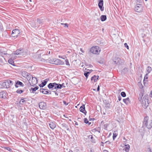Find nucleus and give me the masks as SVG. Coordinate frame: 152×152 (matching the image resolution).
<instances>
[{
  "mask_svg": "<svg viewBox=\"0 0 152 152\" xmlns=\"http://www.w3.org/2000/svg\"><path fill=\"white\" fill-rule=\"evenodd\" d=\"M18 85L21 87H23L24 86V85L22 82L19 81H16L15 84V87L16 88H18Z\"/></svg>",
  "mask_w": 152,
  "mask_h": 152,
  "instance_id": "dca6fc26",
  "label": "nucleus"
},
{
  "mask_svg": "<svg viewBox=\"0 0 152 152\" xmlns=\"http://www.w3.org/2000/svg\"><path fill=\"white\" fill-rule=\"evenodd\" d=\"M55 83H50L48 84V87L49 89H51L53 88H55V85H56V84H55Z\"/></svg>",
  "mask_w": 152,
  "mask_h": 152,
  "instance_id": "6ab92c4d",
  "label": "nucleus"
},
{
  "mask_svg": "<svg viewBox=\"0 0 152 152\" xmlns=\"http://www.w3.org/2000/svg\"><path fill=\"white\" fill-rule=\"evenodd\" d=\"M124 46L127 48V49H129V46L126 43H125L124 44Z\"/></svg>",
  "mask_w": 152,
  "mask_h": 152,
  "instance_id": "ea45409f",
  "label": "nucleus"
},
{
  "mask_svg": "<svg viewBox=\"0 0 152 152\" xmlns=\"http://www.w3.org/2000/svg\"><path fill=\"white\" fill-rule=\"evenodd\" d=\"M6 148L7 150L10 151V152H11L12 150L9 147H6Z\"/></svg>",
  "mask_w": 152,
  "mask_h": 152,
  "instance_id": "37998d69",
  "label": "nucleus"
},
{
  "mask_svg": "<svg viewBox=\"0 0 152 152\" xmlns=\"http://www.w3.org/2000/svg\"><path fill=\"white\" fill-rule=\"evenodd\" d=\"M24 77L26 76V78L29 81L31 80V79H32L33 77L29 73H27L26 76H23Z\"/></svg>",
  "mask_w": 152,
  "mask_h": 152,
  "instance_id": "aec40b11",
  "label": "nucleus"
},
{
  "mask_svg": "<svg viewBox=\"0 0 152 152\" xmlns=\"http://www.w3.org/2000/svg\"><path fill=\"white\" fill-rule=\"evenodd\" d=\"M30 84L32 86H34V85H36L37 83V80L35 77H32L31 79V82H29Z\"/></svg>",
  "mask_w": 152,
  "mask_h": 152,
  "instance_id": "1a4fd4ad",
  "label": "nucleus"
},
{
  "mask_svg": "<svg viewBox=\"0 0 152 152\" xmlns=\"http://www.w3.org/2000/svg\"><path fill=\"white\" fill-rule=\"evenodd\" d=\"M31 26L34 28L37 27L39 26V25L37 24L36 23H31Z\"/></svg>",
  "mask_w": 152,
  "mask_h": 152,
  "instance_id": "c85d7f7f",
  "label": "nucleus"
},
{
  "mask_svg": "<svg viewBox=\"0 0 152 152\" xmlns=\"http://www.w3.org/2000/svg\"><path fill=\"white\" fill-rule=\"evenodd\" d=\"M90 51L93 54H98L99 53L100 50L98 47L96 46L92 47L90 50Z\"/></svg>",
  "mask_w": 152,
  "mask_h": 152,
  "instance_id": "20e7f679",
  "label": "nucleus"
},
{
  "mask_svg": "<svg viewBox=\"0 0 152 152\" xmlns=\"http://www.w3.org/2000/svg\"><path fill=\"white\" fill-rule=\"evenodd\" d=\"M39 88V87L38 86H36L35 88H31V89H30V90L31 91V90L32 91V93H34V91H35L36 90H37Z\"/></svg>",
  "mask_w": 152,
  "mask_h": 152,
  "instance_id": "c756f323",
  "label": "nucleus"
},
{
  "mask_svg": "<svg viewBox=\"0 0 152 152\" xmlns=\"http://www.w3.org/2000/svg\"><path fill=\"white\" fill-rule=\"evenodd\" d=\"M50 51H49L48 53V54H50Z\"/></svg>",
  "mask_w": 152,
  "mask_h": 152,
  "instance_id": "774afa93",
  "label": "nucleus"
},
{
  "mask_svg": "<svg viewBox=\"0 0 152 152\" xmlns=\"http://www.w3.org/2000/svg\"><path fill=\"white\" fill-rule=\"evenodd\" d=\"M12 81L10 80H6L4 82L0 83V87L8 88L10 87L13 85Z\"/></svg>",
  "mask_w": 152,
  "mask_h": 152,
  "instance_id": "f257e3e1",
  "label": "nucleus"
},
{
  "mask_svg": "<svg viewBox=\"0 0 152 152\" xmlns=\"http://www.w3.org/2000/svg\"><path fill=\"white\" fill-rule=\"evenodd\" d=\"M48 80V79H46L45 80H44L42 82L41 84L39 85V87L41 88H42L43 87L46 85Z\"/></svg>",
  "mask_w": 152,
  "mask_h": 152,
  "instance_id": "f3484780",
  "label": "nucleus"
},
{
  "mask_svg": "<svg viewBox=\"0 0 152 152\" xmlns=\"http://www.w3.org/2000/svg\"><path fill=\"white\" fill-rule=\"evenodd\" d=\"M121 96L123 97H125L126 96V93L124 92H122L121 93Z\"/></svg>",
  "mask_w": 152,
  "mask_h": 152,
  "instance_id": "c9c22d12",
  "label": "nucleus"
},
{
  "mask_svg": "<svg viewBox=\"0 0 152 152\" xmlns=\"http://www.w3.org/2000/svg\"><path fill=\"white\" fill-rule=\"evenodd\" d=\"M117 136V134L115 133V132L113 133V140H114L115 138Z\"/></svg>",
  "mask_w": 152,
  "mask_h": 152,
  "instance_id": "4c0bfd02",
  "label": "nucleus"
},
{
  "mask_svg": "<svg viewBox=\"0 0 152 152\" xmlns=\"http://www.w3.org/2000/svg\"><path fill=\"white\" fill-rule=\"evenodd\" d=\"M39 106L41 109H45L46 108V104L44 102H41L39 104Z\"/></svg>",
  "mask_w": 152,
  "mask_h": 152,
  "instance_id": "9b49d317",
  "label": "nucleus"
},
{
  "mask_svg": "<svg viewBox=\"0 0 152 152\" xmlns=\"http://www.w3.org/2000/svg\"><path fill=\"white\" fill-rule=\"evenodd\" d=\"M150 95V97H152V91H151Z\"/></svg>",
  "mask_w": 152,
  "mask_h": 152,
  "instance_id": "864d4df0",
  "label": "nucleus"
},
{
  "mask_svg": "<svg viewBox=\"0 0 152 152\" xmlns=\"http://www.w3.org/2000/svg\"><path fill=\"white\" fill-rule=\"evenodd\" d=\"M143 96V94L142 92H140L139 95V96H138V99L139 101H141L142 98V97Z\"/></svg>",
  "mask_w": 152,
  "mask_h": 152,
  "instance_id": "cd10ccee",
  "label": "nucleus"
},
{
  "mask_svg": "<svg viewBox=\"0 0 152 152\" xmlns=\"http://www.w3.org/2000/svg\"><path fill=\"white\" fill-rule=\"evenodd\" d=\"M65 64L67 65H69V63L68 60L67 59H66L65 60Z\"/></svg>",
  "mask_w": 152,
  "mask_h": 152,
  "instance_id": "58836bf2",
  "label": "nucleus"
},
{
  "mask_svg": "<svg viewBox=\"0 0 152 152\" xmlns=\"http://www.w3.org/2000/svg\"><path fill=\"white\" fill-rule=\"evenodd\" d=\"M148 73H146V74L145 75L144 77L143 81H147V80L148 78Z\"/></svg>",
  "mask_w": 152,
  "mask_h": 152,
  "instance_id": "72a5a7b5",
  "label": "nucleus"
},
{
  "mask_svg": "<svg viewBox=\"0 0 152 152\" xmlns=\"http://www.w3.org/2000/svg\"><path fill=\"white\" fill-rule=\"evenodd\" d=\"M55 94L57 95V96H58V93H57L56 92H55Z\"/></svg>",
  "mask_w": 152,
  "mask_h": 152,
  "instance_id": "13d9d810",
  "label": "nucleus"
},
{
  "mask_svg": "<svg viewBox=\"0 0 152 152\" xmlns=\"http://www.w3.org/2000/svg\"><path fill=\"white\" fill-rule=\"evenodd\" d=\"M103 152H108V151L106 150H104L103 151Z\"/></svg>",
  "mask_w": 152,
  "mask_h": 152,
  "instance_id": "6e6d98bb",
  "label": "nucleus"
},
{
  "mask_svg": "<svg viewBox=\"0 0 152 152\" xmlns=\"http://www.w3.org/2000/svg\"><path fill=\"white\" fill-rule=\"evenodd\" d=\"M54 59H50L49 60V62L50 63L52 64H53V61H54Z\"/></svg>",
  "mask_w": 152,
  "mask_h": 152,
  "instance_id": "e433bc0d",
  "label": "nucleus"
},
{
  "mask_svg": "<svg viewBox=\"0 0 152 152\" xmlns=\"http://www.w3.org/2000/svg\"><path fill=\"white\" fill-rule=\"evenodd\" d=\"M53 62V64L56 65H63L64 64L63 62L59 59H54V61Z\"/></svg>",
  "mask_w": 152,
  "mask_h": 152,
  "instance_id": "f8f14e48",
  "label": "nucleus"
},
{
  "mask_svg": "<svg viewBox=\"0 0 152 152\" xmlns=\"http://www.w3.org/2000/svg\"><path fill=\"white\" fill-rule=\"evenodd\" d=\"M99 76H98L94 75L91 78V81H94V82H96L98 79Z\"/></svg>",
  "mask_w": 152,
  "mask_h": 152,
  "instance_id": "a211bd4d",
  "label": "nucleus"
},
{
  "mask_svg": "<svg viewBox=\"0 0 152 152\" xmlns=\"http://www.w3.org/2000/svg\"><path fill=\"white\" fill-rule=\"evenodd\" d=\"M49 126L51 129H53L56 127V125L55 123L51 122L49 124Z\"/></svg>",
  "mask_w": 152,
  "mask_h": 152,
  "instance_id": "412c9836",
  "label": "nucleus"
},
{
  "mask_svg": "<svg viewBox=\"0 0 152 152\" xmlns=\"http://www.w3.org/2000/svg\"><path fill=\"white\" fill-rule=\"evenodd\" d=\"M125 147L124 148V149L126 152H128L129 151V149L130 148V146L128 145H125Z\"/></svg>",
  "mask_w": 152,
  "mask_h": 152,
  "instance_id": "5701e85b",
  "label": "nucleus"
},
{
  "mask_svg": "<svg viewBox=\"0 0 152 152\" xmlns=\"http://www.w3.org/2000/svg\"><path fill=\"white\" fill-rule=\"evenodd\" d=\"M99 89H100V87H99V85H98V86L97 88V91H99Z\"/></svg>",
  "mask_w": 152,
  "mask_h": 152,
  "instance_id": "8fccbe9b",
  "label": "nucleus"
},
{
  "mask_svg": "<svg viewBox=\"0 0 152 152\" xmlns=\"http://www.w3.org/2000/svg\"><path fill=\"white\" fill-rule=\"evenodd\" d=\"M61 88H62L65 87V84L64 83H62L61 84Z\"/></svg>",
  "mask_w": 152,
  "mask_h": 152,
  "instance_id": "c03bdc74",
  "label": "nucleus"
},
{
  "mask_svg": "<svg viewBox=\"0 0 152 152\" xmlns=\"http://www.w3.org/2000/svg\"><path fill=\"white\" fill-rule=\"evenodd\" d=\"M84 75L86 78H88V75L86 72H85L84 73Z\"/></svg>",
  "mask_w": 152,
  "mask_h": 152,
  "instance_id": "a19ab883",
  "label": "nucleus"
},
{
  "mask_svg": "<svg viewBox=\"0 0 152 152\" xmlns=\"http://www.w3.org/2000/svg\"><path fill=\"white\" fill-rule=\"evenodd\" d=\"M20 32L18 29H15L12 31L11 35L14 37H17L20 36Z\"/></svg>",
  "mask_w": 152,
  "mask_h": 152,
  "instance_id": "0eeeda50",
  "label": "nucleus"
},
{
  "mask_svg": "<svg viewBox=\"0 0 152 152\" xmlns=\"http://www.w3.org/2000/svg\"><path fill=\"white\" fill-rule=\"evenodd\" d=\"M19 55L20 56H23L26 54V52L23 49H18L14 51L12 54H13Z\"/></svg>",
  "mask_w": 152,
  "mask_h": 152,
  "instance_id": "39448f33",
  "label": "nucleus"
},
{
  "mask_svg": "<svg viewBox=\"0 0 152 152\" xmlns=\"http://www.w3.org/2000/svg\"><path fill=\"white\" fill-rule=\"evenodd\" d=\"M134 10L138 12H140L143 10L142 7L140 4H137L135 7Z\"/></svg>",
  "mask_w": 152,
  "mask_h": 152,
  "instance_id": "6e6552de",
  "label": "nucleus"
},
{
  "mask_svg": "<svg viewBox=\"0 0 152 152\" xmlns=\"http://www.w3.org/2000/svg\"><path fill=\"white\" fill-rule=\"evenodd\" d=\"M90 72H86L87 73V74L88 75L89 74H90V73H91V72L93 71V70L91 69V70H90Z\"/></svg>",
  "mask_w": 152,
  "mask_h": 152,
  "instance_id": "a18cd8bd",
  "label": "nucleus"
},
{
  "mask_svg": "<svg viewBox=\"0 0 152 152\" xmlns=\"http://www.w3.org/2000/svg\"><path fill=\"white\" fill-rule=\"evenodd\" d=\"M75 124L76 125H78V124L77 122H76L75 123Z\"/></svg>",
  "mask_w": 152,
  "mask_h": 152,
  "instance_id": "052dcab7",
  "label": "nucleus"
},
{
  "mask_svg": "<svg viewBox=\"0 0 152 152\" xmlns=\"http://www.w3.org/2000/svg\"><path fill=\"white\" fill-rule=\"evenodd\" d=\"M56 85H55V89L58 88V89H61V85L60 84H57L56 83H55Z\"/></svg>",
  "mask_w": 152,
  "mask_h": 152,
  "instance_id": "bb28decb",
  "label": "nucleus"
},
{
  "mask_svg": "<svg viewBox=\"0 0 152 152\" xmlns=\"http://www.w3.org/2000/svg\"><path fill=\"white\" fill-rule=\"evenodd\" d=\"M92 141L93 142H94V143L95 142V141H94V140H92Z\"/></svg>",
  "mask_w": 152,
  "mask_h": 152,
  "instance_id": "680f3d73",
  "label": "nucleus"
},
{
  "mask_svg": "<svg viewBox=\"0 0 152 152\" xmlns=\"http://www.w3.org/2000/svg\"><path fill=\"white\" fill-rule=\"evenodd\" d=\"M148 117H145L144 118L143 125L146 126L148 129H150L152 128V120L148 121Z\"/></svg>",
  "mask_w": 152,
  "mask_h": 152,
  "instance_id": "f03ea898",
  "label": "nucleus"
},
{
  "mask_svg": "<svg viewBox=\"0 0 152 152\" xmlns=\"http://www.w3.org/2000/svg\"><path fill=\"white\" fill-rule=\"evenodd\" d=\"M106 19L107 17L105 15H102L100 17L101 20L102 21L105 20H106Z\"/></svg>",
  "mask_w": 152,
  "mask_h": 152,
  "instance_id": "b1692460",
  "label": "nucleus"
},
{
  "mask_svg": "<svg viewBox=\"0 0 152 152\" xmlns=\"http://www.w3.org/2000/svg\"><path fill=\"white\" fill-rule=\"evenodd\" d=\"M93 137L92 136H91V139H92L93 138Z\"/></svg>",
  "mask_w": 152,
  "mask_h": 152,
  "instance_id": "0e129e2a",
  "label": "nucleus"
},
{
  "mask_svg": "<svg viewBox=\"0 0 152 152\" xmlns=\"http://www.w3.org/2000/svg\"><path fill=\"white\" fill-rule=\"evenodd\" d=\"M99 44L100 45H104V43H103V42H100V43Z\"/></svg>",
  "mask_w": 152,
  "mask_h": 152,
  "instance_id": "603ef678",
  "label": "nucleus"
},
{
  "mask_svg": "<svg viewBox=\"0 0 152 152\" xmlns=\"http://www.w3.org/2000/svg\"><path fill=\"white\" fill-rule=\"evenodd\" d=\"M24 124H25V125H26L27 124V123H24Z\"/></svg>",
  "mask_w": 152,
  "mask_h": 152,
  "instance_id": "69168bd1",
  "label": "nucleus"
},
{
  "mask_svg": "<svg viewBox=\"0 0 152 152\" xmlns=\"http://www.w3.org/2000/svg\"><path fill=\"white\" fill-rule=\"evenodd\" d=\"M26 98H23L21 99L20 102V104H23L24 103H25V102H26V100H25Z\"/></svg>",
  "mask_w": 152,
  "mask_h": 152,
  "instance_id": "2f4dec72",
  "label": "nucleus"
},
{
  "mask_svg": "<svg viewBox=\"0 0 152 152\" xmlns=\"http://www.w3.org/2000/svg\"><path fill=\"white\" fill-rule=\"evenodd\" d=\"M79 110L81 112L84 113L85 115H86L87 112L85 110V105L83 104L82 106L80 107Z\"/></svg>",
  "mask_w": 152,
  "mask_h": 152,
  "instance_id": "2eb2a0df",
  "label": "nucleus"
},
{
  "mask_svg": "<svg viewBox=\"0 0 152 152\" xmlns=\"http://www.w3.org/2000/svg\"><path fill=\"white\" fill-rule=\"evenodd\" d=\"M142 106L144 108H146L148 106L149 104L148 101V96L147 94L145 95L142 100Z\"/></svg>",
  "mask_w": 152,
  "mask_h": 152,
  "instance_id": "7ed1b4c3",
  "label": "nucleus"
},
{
  "mask_svg": "<svg viewBox=\"0 0 152 152\" xmlns=\"http://www.w3.org/2000/svg\"><path fill=\"white\" fill-rule=\"evenodd\" d=\"M123 102L126 104H127L130 102V100L129 98L123 99Z\"/></svg>",
  "mask_w": 152,
  "mask_h": 152,
  "instance_id": "4be33fe9",
  "label": "nucleus"
},
{
  "mask_svg": "<svg viewBox=\"0 0 152 152\" xmlns=\"http://www.w3.org/2000/svg\"><path fill=\"white\" fill-rule=\"evenodd\" d=\"M84 123L86 124L88 123L89 125L91 124V122L89 123V121L87 118H84Z\"/></svg>",
  "mask_w": 152,
  "mask_h": 152,
  "instance_id": "473e14b6",
  "label": "nucleus"
},
{
  "mask_svg": "<svg viewBox=\"0 0 152 152\" xmlns=\"http://www.w3.org/2000/svg\"><path fill=\"white\" fill-rule=\"evenodd\" d=\"M69 152H73L72 151H69Z\"/></svg>",
  "mask_w": 152,
  "mask_h": 152,
  "instance_id": "338daca9",
  "label": "nucleus"
},
{
  "mask_svg": "<svg viewBox=\"0 0 152 152\" xmlns=\"http://www.w3.org/2000/svg\"><path fill=\"white\" fill-rule=\"evenodd\" d=\"M59 57L60 58H63V59H65V58H63L62 57H60V56H59Z\"/></svg>",
  "mask_w": 152,
  "mask_h": 152,
  "instance_id": "e2e57ef3",
  "label": "nucleus"
},
{
  "mask_svg": "<svg viewBox=\"0 0 152 152\" xmlns=\"http://www.w3.org/2000/svg\"><path fill=\"white\" fill-rule=\"evenodd\" d=\"M40 61H42V62H45V59H43V58H42L41 60H40Z\"/></svg>",
  "mask_w": 152,
  "mask_h": 152,
  "instance_id": "3c124183",
  "label": "nucleus"
},
{
  "mask_svg": "<svg viewBox=\"0 0 152 152\" xmlns=\"http://www.w3.org/2000/svg\"><path fill=\"white\" fill-rule=\"evenodd\" d=\"M7 94L4 91H2L0 92V98L5 99L7 98Z\"/></svg>",
  "mask_w": 152,
  "mask_h": 152,
  "instance_id": "4468645a",
  "label": "nucleus"
},
{
  "mask_svg": "<svg viewBox=\"0 0 152 152\" xmlns=\"http://www.w3.org/2000/svg\"><path fill=\"white\" fill-rule=\"evenodd\" d=\"M15 58H13V59H12V58H10L8 61V62L11 65H13V64L14 63V61H13V59H15Z\"/></svg>",
  "mask_w": 152,
  "mask_h": 152,
  "instance_id": "7c9ffc66",
  "label": "nucleus"
},
{
  "mask_svg": "<svg viewBox=\"0 0 152 152\" xmlns=\"http://www.w3.org/2000/svg\"><path fill=\"white\" fill-rule=\"evenodd\" d=\"M23 92V90H20L19 89L16 92L18 94H20Z\"/></svg>",
  "mask_w": 152,
  "mask_h": 152,
  "instance_id": "f704fd0d",
  "label": "nucleus"
},
{
  "mask_svg": "<svg viewBox=\"0 0 152 152\" xmlns=\"http://www.w3.org/2000/svg\"><path fill=\"white\" fill-rule=\"evenodd\" d=\"M149 152H152L151 149H150V148H149Z\"/></svg>",
  "mask_w": 152,
  "mask_h": 152,
  "instance_id": "4d7b16f0",
  "label": "nucleus"
},
{
  "mask_svg": "<svg viewBox=\"0 0 152 152\" xmlns=\"http://www.w3.org/2000/svg\"><path fill=\"white\" fill-rule=\"evenodd\" d=\"M80 50L83 53H84V52L83 51V50H82V48H80Z\"/></svg>",
  "mask_w": 152,
  "mask_h": 152,
  "instance_id": "5fc2aeb1",
  "label": "nucleus"
},
{
  "mask_svg": "<svg viewBox=\"0 0 152 152\" xmlns=\"http://www.w3.org/2000/svg\"><path fill=\"white\" fill-rule=\"evenodd\" d=\"M42 20L37 19V24L39 25V26L40 25H42L43 23Z\"/></svg>",
  "mask_w": 152,
  "mask_h": 152,
  "instance_id": "a878e982",
  "label": "nucleus"
},
{
  "mask_svg": "<svg viewBox=\"0 0 152 152\" xmlns=\"http://www.w3.org/2000/svg\"><path fill=\"white\" fill-rule=\"evenodd\" d=\"M152 70V69L151 67L149 66H148L146 69V72H147L146 73H148V74Z\"/></svg>",
  "mask_w": 152,
  "mask_h": 152,
  "instance_id": "393cba45",
  "label": "nucleus"
},
{
  "mask_svg": "<svg viewBox=\"0 0 152 152\" xmlns=\"http://www.w3.org/2000/svg\"><path fill=\"white\" fill-rule=\"evenodd\" d=\"M39 91L41 92H42L44 94H51L50 91L47 89L40 88Z\"/></svg>",
  "mask_w": 152,
  "mask_h": 152,
  "instance_id": "ddd939ff",
  "label": "nucleus"
},
{
  "mask_svg": "<svg viewBox=\"0 0 152 152\" xmlns=\"http://www.w3.org/2000/svg\"><path fill=\"white\" fill-rule=\"evenodd\" d=\"M63 102L64 104H65V105H68V103H66V101H63Z\"/></svg>",
  "mask_w": 152,
  "mask_h": 152,
  "instance_id": "09e8293b",
  "label": "nucleus"
},
{
  "mask_svg": "<svg viewBox=\"0 0 152 152\" xmlns=\"http://www.w3.org/2000/svg\"><path fill=\"white\" fill-rule=\"evenodd\" d=\"M118 100L119 101L121 100V97L120 96V95H119V96L118 97Z\"/></svg>",
  "mask_w": 152,
  "mask_h": 152,
  "instance_id": "de8ad7c7",
  "label": "nucleus"
},
{
  "mask_svg": "<svg viewBox=\"0 0 152 152\" xmlns=\"http://www.w3.org/2000/svg\"><path fill=\"white\" fill-rule=\"evenodd\" d=\"M61 24L62 25H64L65 27H66V26L67 27H68V24H67L66 23H61Z\"/></svg>",
  "mask_w": 152,
  "mask_h": 152,
  "instance_id": "79ce46f5",
  "label": "nucleus"
},
{
  "mask_svg": "<svg viewBox=\"0 0 152 152\" xmlns=\"http://www.w3.org/2000/svg\"><path fill=\"white\" fill-rule=\"evenodd\" d=\"M105 143L106 144H110V141H106L105 142Z\"/></svg>",
  "mask_w": 152,
  "mask_h": 152,
  "instance_id": "49530a36",
  "label": "nucleus"
},
{
  "mask_svg": "<svg viewBox=\"0 0 152 152\" xmlns=\"http://www.w3.org/2000/svg\"><path fill=\"white\" fill-rule=\"evenodd\" d=\"M96 19H97V20H99V18H96Z\"/></svg>",
  "mask_w": 152,
  "mask_h": 152,
  "instance_id": "bf43d9fd",
  "label": "nucleus"
},
{
  "mask_svg": "<svg viewBox=\"0 0 152 152\" xmlns=\"http://www.w3.org/2000/svg\"><path fill=\"white\" fill-rule=\"evenodd\" d=\"M103 4V0H99L98 6L102 11H103L104 10Z\"/></svg>",
  "mask_w": 152,
  "mask_h": 152,
  "instance_id": "9d476101",
  "label": "nucleus"
},
{
  "mask_svg": "<svg viewBox=\"0 0 152 152\" xmlns=\"http://www.w3.org/2000/svg\"><path fill=\"white\" fill-rule=\"evenodd\" d=\"M124 59H121L120 58L117 57H115L113 59V62L114 63V64L117 65H120L124 63Z\"/></svg>",
  "mask_w": 152,
  "mask_h": 152,
  "instance_id": "423d86ee",
  "label": "nucleus"
}]
</instances>
